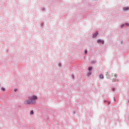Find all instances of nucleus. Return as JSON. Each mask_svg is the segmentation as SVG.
I'll use <instances>...</instances> for the list:
<instances>
[{
    "instance_id": "obj_1",
    "label": "nucleus",
    "mask_w": 129,
    "mask_h": 129,
    "mask_svg": "<svg viewBox=\"0 0 129 129\" xmlns=\"http://www.w3.org/2000/svg\"><path fill=\"white\" fill-rule=\"evenodd\" d=\"M29 100L25 101L24 102L25 104H35L36 103V100L38 99V97L36 96H32V97H30L29 98Z\"/></svg>"
},
{
    "instance_id": "obj_2",
    "label": "nucleus",
    "mask_w": 129,
    "mask_h": 129,
    "mask_svg": "<svg viewBox=\"0 0 129 129\" xmlns=\"http://www.w3.org/2000/svg\"><path fill=\"white\" fill-rule=\"evenodd\" d=\"M97 43H101V44H104V41H103V40H101V39H98Z\"/></svg>"
},
{
    "instance_id": "obj_3",
    "label": "nucleus",
    "mask_w": 129,
    "mask_h": 129,
    "mask_svg": "<svg viewBox=\"0 0 129 129\" xmlns=\"http://www.w3.org/2000/svg\"><path fill=\"white\" fill-rule=\"evenodd\" d=\"M97 35H98V32H96V33L95 34H94L93 35V38H96V37L97 36Z\"/></svg>"
},
{
    "instance_id": "obj_4",
    "label": "nucleus",
    "mask_w": 129,
    "mask_h": 129,
    "mask_svg": "<svg viewBox=\"0 0 129 129\" xmlns=\"http://www.w3.org/2000/svg\"><path fill=\"white\" fill-rule=\"evenodd\" d=\"M99 77L101 79H103L104 78V77L103 76V75H102V74H100L99 75Z\"/></svg>"
},
{
    "instance_id": "obj_5",
    "label": "nucleus",
    "mask_w": 129,
    "mask_h": 129,
    "mask_svg": "<svg viewBox=\"0 0 129 129\" xmlns=\"http://www.w3.org/2000/svg\"><path fill=\"white\" fill-rule=\"evenodd\" d=\"M124 11H128V7H124L123 8Z\"/></svg>"
},
{
    "instance_id": "obj_6",
    "label": "nucleus",
    "mask_w": 129,
    "mask_h": 129,
    "mask_svg": "<svg viewBox=\"0 0 129 129\" xmlns=\"http://www.w3.org/2000/svg\"><path fill=\"white\" fill-rule=\"evenodd\" d=\"M88 70H89V71L92 70V67H89Z\"/></svg>"
},
{
    "instance_id": "obj_7",
    "label": "nucleus",
    "mask_w": 129,
    "mask_h": 129,
    "mask_svg": "<svg viewBox=\"0 0 129 129\" xmlns=\"http://www.w3.org/2000/svg\"><path fill=\"white\" fill-rule=\"evenodd\" d=\"M30 114H34V111L31 110V111H30Z\"/></svg>"
},
{
    "instance_id": "obj_8",
    "label": "nucleus",
    "mask_w": 129,
    "mask_h": 129,
    "mask_svg": "<svg viewBox=\"0 0 129 129\" xmlns=\"http://www.w3.org/2000/svg\"><path fill=\"white\" fill-rule=\"evenodd\" d=\"M114 76L115 78H117V74H115Z\"/></svg>"
},
{
    "instance_id": "obj_9",
    "label": "nucleus",
    "mask_w": 129,
    "mask_h": 129,
    "mask_svg": "<svg viewBox=\"0 0 129 129\" xmlns=\"http://www.w3.org/2000/svg\"><path fill=\"white\" fill-rule=\"evenodd\" d=\"M2 90H3V91H5L6 90V89L4 88H2Z\"/></svg>"
},
{
    "instance_id": "obj_10",
    "label": "nucleus",
    "mask_w": 129,
    "mask_h": 129,
    "mask_svg": "<svg viewBox=\"0 0 129 129\" xmlns=\"http://www.w3.org/2000/svg\"><path fill=\"white\" fill-rule=\"evenodd\" d=\"M88 76H90V75H91V73H89L88 74H87Z\"/></svg>"
},
{
    "instance_id": "obj_11",
    "label": "nucleus",
    "mask_w": 129,
    "mask_h": 129,
    "mask_svg": "<svg viewBox=\"0 0 129 129\" xmlns=\"http://www.w3.org/2000/svg\"><path fill=\"white\" fill-rule=\"evenodd\" d=\"M112 91H115V88H112Z\"/></svg>"
},
{
    "instance_id": "obj_12",
    "label": "nucleus",
    "mask_w": 129,
    "mask_h": 129,
    "mask_svg": "<svg viewBox=\"0 0 129 129\" xmlns=\"http://www.w3.org/2000/svg\"><path fill=\"white\" fill-rule=\"evenodd\" d=\"M125 25L126 26H129V24H128V23H125Z\"/></svg>"
},
{
    "instance_id": "obj_13",
    "label": "nucleus",
    "mask_w": 129,
    "mask_h": 129,
    "mask_svg": "<svg viewBox=\"0 0 129 129\" xmlns=\"http://www.w3.org/2000/svg\"><path fill=\"white\" fill-rule=\"evenodd\" d=\"M85 54H87V50H86L85 51Z\"/></svg>"
},
{
    "instance_id": "obj_14",
    "label": "nucleus",
    "mask_w": 129,
    "mask_h": 129,
    "mask_svg": "<svg viewBox=\"0 0 129 129\" xmlns=\"http://www.w3.org/2000/svg\"><path fill=\"white\" fill-rule=\"evenodd\" d=\"M108 75V72L106 73V76H107Z\"/></svg>"
},
{
    "instance_id": "obj_15",
    "label": "nucleus",
    "mask_w": 129,
    "mask_h": 129,
    "mask_svg": "<svg viewBox=\"0 0 129 129\" xmlns=\"http://www.w3.org/2000/svg\"><path fill=\"white\" fill-rule=\"evenodd\" d=\"M115 81H116V80H114V79H113V80H112V82H115Z\"/></svg>"
},
{
    "instance_id": "obj_16",
    "label": "nucleus",
    "mask_w": 129,
    "mask_h": 129,
    "mask_svg": "<svg viewBox=\"0 0 129 129\" xmlns=\"http://www.w3.org/2000/svg\"><path fill=\"white\" fill-rule=\"evenodd\" d=\"M14 91H15V92H17V91H18V90H17V89H15V90H14Z\"/></svg>"
},
{
    "instance_id": "obj_17",
    "label": "nucleus",
    "mask_w": 129,
    "mask_h": 129,
    "mask_svg": "<svg viewBox=\"0 0 129 129\" xmlns=\"http://www.w3.org/2000/svg\"><path fill=\"white\" fill-rule=\"evenodd\" d=\"M124 26V25H122L121 27V28H122V27H123Z\"/></svg>"
},
{
    "instance_id": "obj_18",
    "label": "nucleus",
    "mask_w": 129,
    "mask_h": 129,
    "mask_svg": "<svg viewBox=\"0 0 129 129\" xmlns=\"http://www.w3.org/2000/svg\"><path fill=\"white\" fill-rule=\"evenodd\" d=\"M72 77H73V78L74 79V75H73V76H72Z\"/></svg>"
},
{
    "instance_id": "obj_19",
    "label": "nucleus",
    "mask_w": 129,
    "mask_h": 129,
    "mask_svg": "<svg viewBox=\"0 0 129 129\" xmlns=\"http://www.w3.org/2000/svg\"><path fill=\"white\" fill-rule=\"evenodd\" d=\"M93 63H95V61H94V62H93Z\"/></svg>"
},
{
    "instance_id": "obj_20",
    "label": "nucleus",
    "mask_w": 129,
    "mask_h": 129,
    "mask_svg": "<svg viewBox=\"0 0 129 129\" xmlns=\"http://www.w3.org/2000/svg\"><path fill=\"white\" fill-rule=\"evenodd\" d=\"M59 66H61V64H59Z\"/></svg>"
},
{
    "instance_id": "obj_21",
    "label": "nucleus",
    "mask_w": 129,
    "mask_h": 129,
    "mask_svg": "<svg viewBox=\"0 0 129 129\" xmlns=\"http://www.w3.org/2000/svg\"><path fill=\"white\" fill-rule=\"evenodd\" d=\"M117 81H118V80H117Z\"/></svg>"
},
{
    "instance_id": "obj_22",
    "label": "nucleus",
    "mask_w": 129,
    "mask_h": 129,
    "mask_svg": "<svg viewBox=\"0 0 129 129\" xmlns=\"http://www.w3.org/2000/svg\"><path fill=\"white\" fill-rule=\"evenodd\" d=\"M0 86H1V84H0Z\"/></svg>"
}]
</instances>
